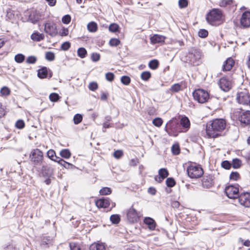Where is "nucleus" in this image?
Returning <instances> with one entry per match:
<instances>
[{"mask_svg": "<svg viewBox=\"0 0 250 250\" xmlns=\"http://www.w3.org/2000/svg\"><path fill=\"white\" fill-rule=\"evenodd\" d=\"M226 122L223 119H215L208 123L206 127L207 135L209 138H216L226 128Z\"/></svg>", "mask_w": 250, "mask_h": 250, "instance_id": "obj_1", "label": "nucleus"}, {"mask_svg": "<svg viewBox=\"0 0 250 250\" xmlns=\"http://www.w3.org/2000/svg\"><path fill=\"white\" fill-rule=\"evenodd\" d=\"M223 13L220 9L214 8L207 14L206 20L210 24L217 26L223 22Z\"/></svg>", "mask_w": 250, "mask_h": 250, "instance_id": "obj_2", "label": "nucleus"}, {"mask_svg": "<svg viewBox=\"0 0 250 250\" xmlns=\"http://www.w3.org/2000/svg\"><path fill=\"white\" fill-rule=\"evenodd\" d=\"M165 130L169 136L176 137L181 130L180 125L178 121L175 119H172L168 121L165 126Z\"/></svg>", "mask_w": 250, "mask_h": 250, "instance_id": "obj_3", "label": "nucleus"}, {"mask_svg": "<svg viewBox=\"0 0 250 250\" xmlns=\"http://www.w3.org/2000/svg\"><path fill=\"white\" fill-rule=\"evenodd\" d=\"M202 57L203 54L200 49L192 47L189 50L187 61L193 65H198Z\"/></svg>", "mask_w": 250, "mask_h": 250, "instance_id": "obj_4", "label": "nucleus"}, {"mask_svg": "<svg viewBox=\"0 0 250 250\" xmlns=\"http://www.w3.org/2000/svg\"><path fill=\"white\" fill-rule=\"evenodd\" d=\"M187 171L188 176L192 179H197L201 177L204 173L203 169L200 165L194 164H190L188 167Z\"/></svg>", "mask_w": 250, "mask_h": 250, "instance_id": "obj_5", "label": "nucleus"}, {"mask_svg": "<svg viewBox=\"0 0 250 250\" xmlns=\"http://www.w3.org/2000/svg\"><path fill=\"white\" fill-rule=\"evenodd\" d=\"M192 95L194 99L201 104L206 103L209 98L208 92L203 89L195 90L192 93Z\"/></svg>", "mask_w": 250, "mask_h": 250, "instance_id": "obj_6", "label": "nucleus"}, {"mask_svg": "<svg viewBox=\"0 0 250 250\" xmlns=\"http://www.w3.org/2000/svg\"><path fill=\"white\" fill-rule=\"evenodd\" d=\"M29 158L34 165H41L43 160V152L38 148L33 149L30 152Z\"/></svg>", "mask_w": 250, "mask_h": 250, "instance_id": "obj_7", "label": "nucleus"}, {"mask_svg": "<svg viewBox=\"0 0 250 250\" xmlns=\"http://www.w3.org/2000/svg\"><path fill=\"white\" fill-rule=\"evenodd\" d=\"M225 192L227 196L230 199H235L239 198V186L229 185L226 187L225 188Z\"/></svg>", "mask_w": 250, "mask_h": 250, "instance_id": "obj_8", "label": "nucleus"}, {"mask_svg": "<svg viewBox=\"0 0 250 250\" xmlns=\"http://www.w3.org/2000/svg\"><path fill=\"white\" fill-rule=\"evenodd\" d=\"M236 99L239 104L250 106V95L247 90H244L238 92Z\"/></svg>", "mask_w": 250, "mask_h": 250, "instance_id": "obj_9", "label": "nucleus"}, {"mask_svg": "<svg viewBox=\"0 0 250 250\" xmlns=\"http://www.w3.org/2000/svg\"><path fill=\"white\" fill-rule=\"evenodd\" d=\"M126 216L128 221L131 223L137 222L139 220V213L132 207L126 211Z\"/></svg>", "mask_w": 250, "mask_h": 250, "instance_id": "obj_10", "label": "nucleus"}, {"mask_svg": "<svg viewBox=\"0 0 250 250\" xmlns=\"http://www.w3.org/2000/svg\"><path fill=\"white\" fill-rule=\"evenodd\" d=\"M219 85L221 90L228 92L231 88L232 83L230 79L224 77L220 79Z\"/></svg>", "mask_w": 250, "mask_h": 250, "instance_id": "obj_11", "label": "nucleus"}, {"mask_svg": "<svg viewBox=\"0 0 250 250\" xmlns=\"http://www.w3.org/2000/svg\"><path fill=\"white\" fill-rule=\"evenodd\" d=\"M235 114L236 117L238 116V119L241 123L246 125L250 124V111H241L238 115L237 112Z\"/></svg>", "mask_w": 250, "mask_h": 250, "instance_id": "obj_12", "label": "nucleus"}, {"mask_svg": "<svg viewBox=\"0 0 250 250\" xmlns=\"http://www.w3.org/2000/svg\"><path fill=\"white\" fill-rule=\"evenodd\" d=\"M44 31L52 37H55L58 34L56 25L53 22H46L44 24Z\"/></svg>", "mask_w": 250, "mask_h": 250, "instance_id": "obj_13", "label": "nucleus"}, {"mask_svg": "<svg viewBox=\"0 0 250 250\" xmlns=\"http://www.w3.org/2000/svg\"><path fill=\"white\" fill-rule=\"evenodd\" d=\"M239 202L240 204L247 208L250 207V193L248 192L243 193L239 197Z\"/></svg>", "mask_w": 250, "mask_h": 250, "instance_id": "obj_14", "label": "nucleus"}, {"mask_svg": "<svg viewBox=\"0 0 250 250\" xmlns=\"http://www.w3.org/2000/svg\"><path fill=\"white\" fill-rule=\"evenodd\" d=\"M241 25L244 27L250 26V12L246 11L243 13L241 20Z\"/></svg>", "mask_w": 250, "mask_h": 250, "instance_id": "obj_15", "label": "nucleus"}, {"mask_svg": "<svg viewBox=\"0 0 250 250\" xmlns=\"http://www.w3.org/2000/svg\"><path fill=\"white\" fill-rule=\"evenodd\" d=\"M41 13L37 11H33L29 16V20L33 23H36L41 19Z\"/></svg>", "mask_w": 250, "mask_h": 250, "instance_id": "obj_16", "label": "nucleus"}, {"mask_svg": "<svg viewBox=\"0 0 250 250\" xmlns=\"http://www.w3.org/2000/svg\"><path fill=\"white\" fill-rule=\"evenodd\" d=\"M166 38V37L164 36L158 34H154L150 38V40L151 43L156 44L164 42Z\"/></svg>", "mask_w": 250, "mask_h": 250, "instance_id": "obj_17", "label": "nucleus"}, {"mask_svg": "<svg viewBox=\"0 0 250 250\" xmlns=\"http://www.w3.org/2000/svg\"><path fill=\"white\" fill-rule=\"evenodd\" d=\"M234 64V61L231 58H228L225 62L223 66L224 71H229Z\"/></svg>", "mask_w": 250, "mask_h": 250, "instance_id": "obj_18", "label": "nucleus"}, {"mask_svg": "<svg viewBox=\"0 0 250 250\" xmlns=\"http://www.w3.org/2000/svg\"><path fill=\"white\" fill-rule=\"evenodd\" d=\"M96 205L99 208H107L110 205V202L108 199H100L96 201Z\"/></svg>", "mask_w": 250, "mask_h": 250, "instance_id": "obj_19", "label": "nucleus"}, {"mask_svg": "<svg viewBox=\"0 0 250 250\" xmlns=\"http://www.w3.org/2000/svg\"><path fill=\"white\" fill-rule=\"evenodd\" d=\"M213 185V179L211 176L204 177L202 179V186L204 188H209Z\"/></svg>", "mask_w": 250, "mask_h": 250, "instance_id": "obj_20", "label": "nucleus"}, {"mask_svg": "<svg viewBox=\"0 0 250 250\" xmlns=\"http://www.w3.org/2000/svg\"><path fill=\"white\" fill-rule=\"evenodd\" d=\"M144 222L147 225L150 230H154L156 227V223L154 220L150 217H146L144 220Z\"/></svg>", "mask_w": 250, "mask_h": 250, "instance_id": "obj_21", "label": "nucleus"}, {"mask_svg": "<svg viewBox=\"0 0 250 250\" xmlns=\"http://www.w3.org/2000/svg\"><path fill=\"white\" fill-rule=\"evenodd\" d=\"M180 125L184 129H186L185 131H187L190 125V121L188 118L186 116L182 117L180 120Z\"/></svg>", "mask_w": 250, "mask_h": 250, "instance_id": "obj_22", "label": "nucleus"}, {"mask_svg": "<svg viewBox=\"0 0 250 250\" xmlns=\"http://www.w3.org/2000/svg\"><path fill=\"white\" fill-rule=\"evenodd\" d=\"M90 250H105V246L101 243H94L91 245Z\"/></svg>", "mask_w": 250, "mask_h": 250, "instance_id": "obj_23", "label": "nucleus"}, {"mask_svg": "<svg viewBox=\"0 0 250 250\" xmlns=\"http://www.w3.org/2000/svg\"><path fill=\"white\" fill-rule=\"evenodd\" d=\"M44 36L43 34L40 33L38 32L33 33L31 35V39L35 42H40L44 39Z\"/></svg>", "mask_w": 250, "mask_h": 250, "instance_id": "obj_24", "label": "nucleus"}, {"mask_svg": "<svg viewBox=\"0 0 250 250\" xmlns=\"http://www.w3.org/2000/svg\"><path fill=\"white\" fill-rule=\"evenodd\" d=\"M47 69L45 67H43L40 69L38 71V76L41 79L46 78L47 75Z\"/></svg>", "mask_w": 250, "mask_h": 250, "instance_id": "obj_25", "label": "nucleus"}, {"mask_svg": "<svg viewBox=\"0 0 250 250\" xmlns=\"http://www.w3.org/2000/svg\"><path fill=\"white\" fill-rule=\"evenodd\" d=\"M87 28L89 32H96L98 30V25L95 22L91 21L87 24Z\"/></svg>", "mask_w": 250, "mask_h": 250, "instance_id": "obj_26", "label": "nucleus"}, {"mask_svg": "<svg viewBox=\"0 0 250 250\" xmlns=\"http://www.w3.org/2000/svg\"><path fill=\"white\" fill-rule=\"evenodd\" d=\"M235 4L233 0H221L219 5L221 7H226L227 6L233 5Z\"/></svg>", "mask_w": 250, "mask_h": 250, "instance_id": "obj_27", "label": "nucleus"}, {"mask_svg": "<svg viewBox=\"0 0 250 250\" xmlns=\"http://www.w3.org/2000/svg\"><path fill=\"white\" fill-rule=\"evenodd\" d=\"M77 54L81 58H84L87 54V51L84 48L80 47L77 50Z\"/></svg>", "mask_w": 250, "mask_h": 250, "instance_id": "obj_28", "label": "nucleus"}, {"mask_svg": "<svg viewBox=\"0 0 250 250\" xmlns=\"http://www.w3.org/2000/svg\"><path fill=\"white\" fill-rule=\"evenodd\" d=\"M60 154L61 157L65 159H68L71 156V153L67 149H64L61 150Z\"/></svg>", "mask_w": 250, "mask_h": 250, "instance_id": "obj_29", "label": "nucleus"}, {"mask_svg": "<svg viewBox=\"0 0 250 250\" xmlns=\"http://www.w3.org/2000/svg\"><path fill=\"white\" fill-rule=\"evenodd\" d=\"M242 165V161L237 158L233 159L231 163V166L234 168H239Z\"/></svg>", "mask_w": 250, "mask_h": 250, "instance_id": "obj_30", "label": "nucleus"}, {"mask_svg": "<svg viewBox=\"0 0 250 250\" xmlns=\"http://www.w3.org/2000/svg\"><path fill=\"white\" fill-rule=\"evenodd\" d=\"M99 192L100 194L102 195H106L111 194L112 192V190L109 188L104 187L101 189Z\"/></svg>", "mask_w": 250, "mask_h": 250, "instance_id": "obj_31", "label": "nucleus"}, {"mask_svg": "<svg viewBox=\"0 0 250 250\" xmlns=\"http://www.w3.org/2000/svg\"><path fill=\"white\" fill-rule=\"evenodd\" d=\"M119 26L116 23H111L109 25L108 30L110 32L115 33L119 31Z\"/></svg>", "mask_w": 250, "mask_h": 250, "instance_id": "obj_32", "label": "nucleus"}, {"mask_svg": "<svg viewBox=\"0 0 250 250\" xmlns=\"http://www.w3.org/2000/svg\"><path fill=\"white\" fill-rule=\"evenodd\" d=\"M52 240L47 237H44L42 239L41 245L43 247H46L48 245L52 244Z\"/></svg>", "mask_w": 250, "mask_h": 250, "instance_id": "obj_33", "label": "nucleus"}, {"mask_svg": "<svg viewBox=\"0 0 250 250\" xmlns=\"http://www.w3.org/2000/svg\"><path fill=\"white\" fill-rule=\"evenodd\" d=\"M159 175L162 177L164 179L166 178L168 175V172L166 168H161L159 170Z\"/></svg>", "mask_w": 250, "mask_h": 250, "instance_id": "obj_34", "label": "nucleus"}, {"mask_svg": "<svg viewBox=\"0 0 250 250\" xmlns=\"http://www.w3.org/2000/svg\"><path fill=\"white\" fill-rule=\"evenodd\" d=\"M151 77V73L149 71H144L141 75V79L145 81L148 80Z\"/></svg>", "mask_w": 250, "mask_h": 250, "instance_id": "obj_35", "label": "nucleus"}, {"mask_svg": "<svg viewBox=\"0 0 250 250\" xmlns=\"http://www.w3.org/2000/svg\"><path fill=\"white\" fill-rule=\"evenodd\" d=\"M83 120V116L81 114H76L73 118L74 123L75 125H78L80 124Z\"/></svg>", "mask_w": 250, "mask_h": 250, "instance_id": "obj_36", "label": "nucleus"}, {"mask_svg": "<svg viewBox=\"0 0 250 250\" xmlns=\"http://www.w3.org/2000/svg\"><path fill=\"white\" fill-rule=\"evenodd\" d=\"M163 122V120L161 118H156L152 121V124L157 127H160Z\"/></svg>", "mask_w": 250, "mask_h": 250, "instance_id": "obj_37", "label": "nucleus"}, {"mask_svg": "<svg viewBox=\"0 0 250 250\" xmlns=\"http://www.w3.org/2000/svg\"><path fill=\"white\" fill-rule=\"evenodd\" d=\"M25 59L24 56L22 54H18L15 57V60L18 63L22 62Z\"/></svg>", "mask_w": 250, "mask_h": 250, "instance_id": "obj_38", "label": "nucleus"}, {"mask_svg": "<svg viewBox=\"0 0 250 250\" xmlns=\"http://www.w3.org/2000/svg\"><path fill=\"white\" fill-rule=\"evenodd\" d=\"M110 220L113 224H118L120 221V218L119 215L114 214L110 216Z\"/></svg>", "mask_w": 250, "mask_h": 250, "instance_id": "obj_39", "label": "nucleus"}, {"mask_svg": "<svg viewBox=\"0 0 250 250\" xmlns=\"http://www.w3.org/2000/svg\"><path fill=\"white\" fill-rule=\"evenodd\" d=\"M120 43V41L116 38H112L110 40L109 44L111 46H117Z\"/></svg>", "mask_w": 250, "mask_h": 250, "instance_id": "obj_40", "label": "nucleus"}, {"mask_svg": "<svg viewBox=\"0 0 250 250\" xmlns=\"http://www.w3.org/2000/svg\"><path fill=\"white\" fill-rule=\"evenodd\" d=\"M158 62L156 60H152L149 62V67L152 69H156L158 66Z\"/></svg>", "mask_w": 250, "mask_h": 250, "instance_id": "obj_41", "label": "nucleus"}, {"mask_svg": "<svg viewBox=\"0 0 250 250\" xmlns=\"http://www.w3.org/2000/svg\"><path fill=\"white\" fill-rule=\"evenodd\" d=\"M59 95L56 93H52L49 95V99L51 102H56L59 99Z\"/></svg>", "mask_w": 250, "mask_h": 250, "instance_id": "obj_42", "label": "nucleus"}, {"mask_svg": "<svg viewBox=\"0 0 250 250\" xmlns=\"http://www.w3.org/2000/svg\"><path fill=\"white\" fill-rule=\"evenodd\" d=\"M171 151L173 154L178 155L180 153V148L178 144H174L171 147Z\"/></svg>", "mask_w": 250, "mask_h": 250, "instance_id": "obj_43", "label": "nucleus"}, {"mask_svg": "<svg viewBox=\"0 0 250 250\" xmlns=\"http://www.w3.org/2000/svg\"><path fill=\"white\" fill-rule=\"evenodd\" d=\"M240 175L237 172H232L229 176L230 180L237 181L240 179Z\"/></svg>", "mask_w": 250, "mask_h": 250, "instance_id": "obj_44", "label": "nucleus"}, {"mask_svg": "<svg viewBox=\"0 0 250 250\" xmlns=\"http://www.w3.org/2000/svg\"><path fill=\"white\" fill-rule=\"evenodd\" d=\"M181 85L180 84L175 83L171 86L170 88V90L174 92H177L181 90Z\"/></svg>", "mask_w": 250, "mask_h": 250, "instance_id": "obj_45", "label": "nucleus"}, {"mask_svg": "<svg viewBox=\"0 0 250 250\" xmlns=\"http://www.w3.org/2000/svg\"><path fill=\"white\" fill-rule=\"evenodd\" d=\"M45 59L49 61H52L55 59V54L52 52H47L45 54Z\"/></svg>", "mask_w": 250, "mask_h": 250, "instance_id": "obj_46", "label": "nucleus"}, {"mask_svg": "<svg viewBox=\"0 0 250 250\" xmlns=\"http://www.w3.org/2000/svg\"><path fill=\"white\" fill-rule=\"evenodd\" d=\"M0 93L3 96H7L10 94V90L7 87L3 86L0 89Z\"/></svg>", "mask_w": 250, "mask_h": 250, "instance_id": "obj_47", "label": "nucleus"}, {"mask_svg": "<svg viewBox=\"0 0 250 250\" xmlns=\"http://www.w3.org/2000/svg\"><path fill=\"white\" fill-rule=\"evenodd\" d=\"M121 81L125 85H128L130 83V79L128 76H124L121 77Z\"/></svg>", "mask_w": 250, "mask_h": 250, "instance_id": "obj_48", "label": "nucleus"}, {"mask_svg": "<svg viewBox=\"0 0 250 250\" xmlns=\"http://www.w3.org/2000/svg\"><path fill=\"white\" fill-rule=\"evenodd\" d=\"M166 184L168 187H173L175 185V182L172 178H168L166 180Z\"/></svg>", "mask_w": 250, "mask_h": 250, "instance_id": "obj_49", "label": "nucleus"}, {"mask_svg": "<svg viewBox=\"0 0 250 250\" xmlns=\"http://www.w3.org/2000/svg\"><path fill=\"white\" fill-rule=\"evenodd\" d=\"M221 166L226 169H229L231 168V164L228 161H224L222 162Z\"/></svg>", "mask_w": 250, "mask_h": 250, "instance_id": "obj_50", "label": "nucleus"}, {"mask_svg": "<svg viewBox=\"0 0 250 250\" xmlns=\"http://www.w3.org/2000/svg\"><path fill=\"white\" fill-rule=\"evenodd\" d=\"M198 35L201 38H206L208 35V31L205 29H200L198 32Z\"/></svg>", "mask_w": 250, "mask_h": 250, "instance_id": "obj_51", "label": "nucleus"}, {"mask_svg": "<svg viewBox=\"0 0 250 250\" xmlns=\"http://www.w3.org/2000/svg\"><path fill=\"white\" fill-rule=\"evenodd\" d=\"M105 76L106 80L109 82H112L114 80V75L113 73L108 72L105 74Z\"/></svg>", "mask_w": 250, "mask_h": 250, "instance_id": "obj_52", "label": "nucleus"}, {"mask_svg": "<svg viewBox=\"0 0 250 250\" xmlns=\"http://www.w3.org/2000/svg\"><path fill=\"white\" fill-rule=\"evenodd\" d=\"M47 155L51 160H53L56 157V153L53 149L49 150L47 152Z\"/></svg>", "mask_w": 250, "mask_h": 250, "instance_id": "obj_53", "label": "nucleus"}, {"mask_svg": "<svg viewBox=\"0 0 250 250\" xmlns=\"http://www.w3.org/2000/svg\"><path fill=\"white\" fill-rule=\"evenodd\" d=\"M70 47V43L68 42H63L61 45V49L64 51H66Z\"/></svg>", "mask_w": 250, "mask_h": 250, "instance_id": "obj_54", "label": "nucleus"}, {"mask_svg": "<svg viewBox=\"0 0 250 250\" xmlns=\"http://www.w3.org/2000/svg\"><path fill=\"white\" fill-rule=\"evenodd\" d=\"M100 59V55L97 53H92L91 55V60L93 62H98Z\"/></svg>", "mask_w": 250, "mask_h": 250, "instance_id": "obj_55", "label": "nucleus"}, {"mask_svg": "<svg viewBox=\"0 0 250 250\" xmlns=\"http://www.w3.org/2000/svg\"><path fill=\"white\" fill-rule=\"evenodd\" d=\"M16 127L19 129H22L24 126V123L22 120H19L16 123Z\"/></svg>", "mask_w": 250, "mask_h": 250, "instance_id": "obj_56", "label": "nucleus"}, {"mask_svg": "<svg viewBox=\"0 0 250 250\" xmlns=\"http://www.w3.org/2000/svg\"><path fill=\"white\" fill-rule=\"evenodd\" d=\"M71 21V17L69 15L63 16L62 18V21L64 24H68Z\"/></svg>", "mask_w": 250, "mask_h": 250, "instance_id": "obj_57", "label": "nucleus"}, {"mask_svg": "<svg viewBox=\"0 0 250 250\" xmlns=\"http://www.w3.org/2000/svg\"><path fill=\"white\" fill-rule=\"evenodd\" d=\"M178 4L181 8H183L187 6L188 2L187 0H179Z\"/></svg>", "mask_w": 250, "mask_h": 250, "instance_id": "obj_58", "label": "nucleus"}, {"mask_svg": "<svg viewBox=\"0 0 250 250\" xmlns=\"http://www.w3.org/2000/svg\"><path fill=\"white\" fill-rule=\"evenodd\" d=\"M98 84L95 82H91L89 83L88 88L92 91H94L98 88Z\"/></svg>", "mask_w": 250, "mask_h": 250, "instance_id": "obj_59", "label": "nucleus"}, {"mask_svg": "<svg viewBox=\"0 0 250 250\" xmlns=\"http://www.w3.org/2000/svg\"><path fill=\"white\" fill-rule=\"evenodd\" d=\"M71 250H82L80 246L73 243H71L69 244Z\"/></svg>", "mask_w": 250, "mask_h": 250, "instance_id": "obj_60", "label": "nucleus"}, {"mask_svg": "<svg viewBox=\"0 0 250 250\" xmlns=\"http://www.w3.org/2000/svg\"><path fill=\"white\" fill-rule=\"evenodd\" d=\"M37 61V59L34 56H29L27 58L26 62L28 63H35Z\"/></svg>", "mask_w": 250, "mask_h": 250, "instance_id": "obj_61", "label": "nucleus"}, {"mask_svg": "<svg viewBox=\"0 0 250 250\" xmlns=\"http://www.w3.org/2000/svg\"><path fill=\"white\" fill-rule=\"evenodd\" d=\"M123 155V152L122 150H118L115 151L113 153V156L117 159L120 158Z\"/></svg>", "mask_w": 250, "mask_h": 250, "instance_id": "obj_62", "label": "nucleus"}, {"mask_svg": "<svg viewBox=\"0 0 250 250\" xmlns=\"http://www.w3.org/2000/svg\"><path fill=\"white\" fill-rule=\"evenodd\" d=\"M59 164H60L61 166H63L64 167L68 168L71 165L70 163L66 162L64 160H59Z\"/></svg>", "mask_w": 250, "mask_h": 250, "instance_id": "obj_63", "label": "nucleus"}, {"mask_svg": "<svg viewBox=\"0 0 250 250\" xmlns=\"http://www.w3.org/2000/svg\"><path fill=\"white\" fill-rule=\"evenodd\" d=\"M6 17L10 20H12V19H13L14 17L13 11L11 9L8 10L7 11Z\"/></svg>", "mask_w": 250, "mask_h": 250, "instance_id": "obj_64", "label": "nucleus"}]
</instances>
